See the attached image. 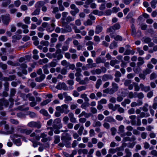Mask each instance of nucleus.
<instances>
[{"instance_id": "f257e3e1", "label": "nucleus", "mask_w": 157, "mask_h": 157, "mask_svg": "<svg viewBox=\"0 0 157 157\" xmlns=\"http://www.w3.org/2000/svg\"><path fill=\"white\" fill-rule=\"evenodd\" d=\"M62 142L58 144V146L61 147L65 146L66 147H71V143L70 141L72 140L71 136L68 133H63L61 136Z\"/></svg>"}, {"instance_id": "f03ea898", "label": "nucleus", "mask_w": 157, "mask_h": 157, "mask_svg": "<svg viewBox=\"0 0 157 157\" xmlns=\"http://www.w3.org/2000/svg\"><path fill=\"white\" fill-rule=\"evenodd\" d=\"M112 88H107L103 90V93L112 95L117 92L119 88L118 85L114 82H113L111 84Z\"/></svg>"}, {"instance_id": "7ed1b4c3", "label": "nucleus", "mask_w": 157, "mask_h": 157, "mask_svg": "<svg viewBox=\"0 0 157 157\" xmlns=\"http://www.w3.org/2000/svg\"><path fill=\"white\" fill-rule=\"evenodd\" d=\"M63 126L61 123V120L59 118H56L53 121L52 127H50L51 130H54V129H60Z\"/></svg>"}, {"instance_id": "20e7f679", "label": "nucleus", "mask_w": 157, "mask_h": 157, "mask_svg": "<svg viewBox=\"0 0 157 157\" xmlns=\"http://www.w3.org/2000/svg\"><path fill=\"white\" fill-rule=\"evenodd\" d=\"M56 111H59L62 113H64L67 114L69 112L68 109V106L66 104H63L61 106H58L56 108Z\"/></svg>"}, {"instance_id": "39448f33", "label": "nucleus", "mask_w": 157, "mask_h": 157, "mask_svg": "<svg viewBox=\"0 0 157 157\" xmlns=\"http://www.w3.org/2000/svg\"><path fill=\"white\" fill-rule=\"evenodd\" d=\"M44 28H46V30L48 32H52L55 28V24H49L47 22H43L41 25Z\"/></svg>"}, {"instance_id": "423d86ee", "label": "nucleus", "mask_w": 157, "mask_h": 157, "mask_svg": "<svg viewBox=\"0 0 157 157\" xmlns=\"http://www.w3.org/2000/svg\"><path fill=\"white\" fill-rule=\"evenodd\" d=\"M56 88L58 90H71L73 89L72 87H67L66 84L64 82H59L56 87Z\"/></svg>"}, {"instance_id": "0eeeda50", "label": "nucleus", "mask_w": 157, "mask_h": 157, "mask_svg": "<svg viewBox=\"0 0 157 157\" xmlns=\"http://www.w3.org/2000/svg\"><path fill=\"white\" fill-rule=\"evenodd\" d=\"M106 71V69L104 67H101V69L97 68L91 70L90 72L93 75H100L102 72L105 73Z\"/></svg>"}, {"instance_id": "6e6552de", "label": "nucleus", "mask_w": 157, "mask_h": 157, "mask_svg": "<svg viewBox=\"0 0 157 157\" xmlns=\"http://www.w3.org/2000/svg\"><path fill=\"white\" fill-rule=\"evenodd\" d=\"M27 126L31 128H36L39 129L41 128V125L39 121L37 122L32 121L29 122L27 124Z\"/></svg>"}, {"instance_id": "1a4fd4ad", "label": "nucleus", "mask_w": 157, "mask_h": 157, "mask_svg": "<svg viewBox=\"0 0 157 157\" xmlns=\"http://www.w3.org/2000/svg\"><path fill=\"white\" fill-rule=\"evenodd\" d=\"M150 116L149 113H145L144 112H141L139 116H138L137 117V125L140 126L141 125V123L140 118H143L144 117H148Z\"/></svg>"}, {"instance_id": "9d476101", "label": "nucleus", "mask_w": 157, "mask_h": 157, "mask_svg": "<svg viewBox=\"0 0 157 157\" xmlns=\"http://www.w3.org/2000/svg\"><path fill=\"white\" fill-rule=\"evenodd\" d=\"M70 8L71 9L74 10H71L70 12V14L73 17L75 16L76 14L79 11V9L76 7L74 4H71L70 5Z\"/></svg>"}, {"instance_id": "9b49d317", "label": "nucleus", "mask_w": 157, "mask_h": 157, "mask_svg": "<svg viewBox=\"0 0 157 157\" xmlns=\"http://www.w3.org/2000/svg\"><path fill=\"white\" fill-rule=\"evenodd\" d=\"M10 137L11 138L12 140L13 141V143L17 146H19L21 145V143L20 139H14L13 138H14L17 137V135H13L10 136Z\"/></svg>"}, {"instance_id": "f8f14e48", "label": "nucleus", "mask_w": 157, "mask_h": 157, "mask_svg": "<svg viewBox=\"0 0 157 157\" xmlns=\"http://www.w3.org/2000/svg\"><path fill=\"white\" fill-rule=\"evenodd\" d=\"M2 18L3 23L6 25H8L10 21V15L9 14L2 16Z\"/></svg>"}, {"instance_id": "ddd939ff", "label": "nucleus", "mask_w": 157, "mask_h": 157, "mask_svg": "<svg viewBox=\"0 0 157 157\" xmlns=\"http://www.w3.org/2000/svg\"><path fill=\"white\" fill-rule=\"evenodd\" d=\"M87 64L86 66L89 68H92L93 67H97V64L95 63H93V60L91 59H88L87 60Z\"/></svg>"}, {"instance_id": "4468645a", "label": "nucleus", "mask_w": 157, "mask_h": 157, "mask_svg": "<svg viewBox=\"0 0 157 157\" xmlns=\"http://www.w3.org/2000/svg\"><path fill=\"white\" fill-rule=\"evenodd\" d=\"M9 103L8 100L4 98L0 99V110L3 109V106L7 107L9 105Z\"/></svg>"}, {"instance_id": "2eb2a0df", "label": "nucleus", "mask_w": 157, "mask_h": 157, "mask_svg": "<svg viewBox=\"0 0 157 157\" xmlns=\"http://www.w3.org/2000/svg\"><path fill=\"white\" fill-rule=\"evenodd\" d=\"M94 0H86L85 2V3L87 5H90V7L93 9H94L96 8L97 4L94 2Z\"/></svg>"}, {"instance_id": "dca6fc26", "label": "nucleus", "mask_w": 157, "mask_h": 157, "mask_svg": "<svg viewBox=\"0 0 157 157\" xmlns=\"http://www.w3.org/2000/svg\"><path fill=\"white\" fill-rule=\"evenodd\" d=\"M61 51L60 49H57L54 53V58H56L57 59L59 60L63 58V55L61 54Z\"/></svg>"}, {"instance_id": "f3484780", "label": "nucleus", "mask_w": 157, "mask_h": 157, "mask_svg": "<svg viewBox=\"0 0 157 157\" xmlns=\"http://www.w3.org/2000/svg\"><path fill=\"white\" fill-rule=\"evenodd\" d=\"M40 137L42 138L41 140V141L42 142H46L50 140V137H47V135L45 134L44 133H41Z\"/></svg>"}, {"instance_id": "a211bd4d", "label": "nucleus", "mask_w": 157, "mask_h": 157, "mask_svg": "<svg viewBox=\"0 0 157 157\" xmlns=\"http://www.w3.org/2000/svg\"><path fill=\"white\" fill-rule=\"evenodd\" d=\"M140 86L141 90L145 92H147L150 91V87L149 86H145L142 83H141L140 84Z\"/></svg>"}, {"instance_id": "6ab92c4d", "label": "nucleus", "mask_w": 157, "mask_h": 157, "mask_svg": "<svg viewBox=\"0 0 157 157\" xmlns=\"http://www.w3.org/2000/svg\"><path fill=\"white\" fill-rule=\"evenodd\" d=\"M113 77L111 75L105 74L102 76V79L103 81H106L113 79Z\"/></svg>"}, {"instance_id": "aec40b11", "label": "nucleus", "mask_w": 157, "mask_h": 157, "mask_svg": "<svg viewBox=\"0 0 157 157\" xmlns=\"http://www.w3.org/2000/svg\"><path fill=\"white\" fill-rule=\"evenodd\" d=\"M68 14V13L66 12H63L62 13V17L61 19L62 23L63 25L66 24V18H67L66 17Z\"/></svg>"}, {"instance_id": "412c9836", "label": "nucleus", "mask_w": 157, "mask_h": 157, "mask_svg": "<svg viewBox=\"0 0 157 157\" xmlns=\"http://www.w3.org/2000/svg\"><path fill=\"white\" fill-rule=\"evenodd\" d=\"M5 128L6 130L7 134H12L14 131V128L13 127L10 128L8 124H6L5 125Z\"/></svg>"}, {"instance_id": "4be33fe9", "label": "nucleus", "mask_w": 157, "mask_h": 157, "mask_svg": "<svg viewBox=\"0 0 157 157\" xmlns=\"http://www.w3.org/2000/svg\"><path fill=\"white\" fill-rule=\"evenodd\" d=\"M104 121L109 123L116 122V120L112 117L108 116L106 117L104 120Z\"/></svg>"}, {"instance_id": "5701e85b", "label": "nucleus", "mask_w": 157, "mask_h": 157, "mask_svg": "<svg viewBox=\"0 0 157 157\" xmlns=\"http://www.w3.org/2000/svg\"><path fill=\"white\" fill-rule=\"evenodd\" d=\"M62 0H59L58 1L57 3L59 6V9L60 11H63L65 10L64 6L62 5Z\"/></svg>"}, {"instance_id": "b1692460", "label": "nucleus", "mask_w": 157, "mask_h": 157, "mask_svg": "<svg viewBox=\"0 0 157 157\" xmlns=\"http://www.w3.org/2000/svg\"><path fill=\"white\" fill-rule=\"evenodd\" d=\"M94 44V43L91 41H89L87 42L86 44V45L88 46L87 49L89 51L93 50V45Z\"/></svg>"}, {"instance_id": "393cba45", "label": "nucleus", "mask_w": 157, "mask_h": 157, "mask_svg": "<svg viewBox=\"0 0 157 157\" xmlns=\"http://www.w3.org/2000/svg\"><path fill=\"white\" fill-rule=\"evenodd\" d=\"M138 62L137 63V65L140 66L143 65L145 63L144 58L141 57H139L138 58Z\"/></svg>"}, {"instance_id": "a878e982", "label": "nucleus", "mask_w": 157, "mask_h": 157, "mask_svg": "<svg viewBox=\"0 0 157 157\" xmlns=\"http://www.w3.org/2000/svg\"><path fill=\"white\" fill-rule=\"evenodd\" d=\"M3 1L2 6L3 7H6L9 5L11 2V0H0V1Z\"/></svg>"}, {"instance_id": "bb28decb", "label": "nucleus", "mask_w": 157, "mask_h": 157, "mask_svg": "<svg viewBox=\"0 0 157 157\" xmlns=\"http://www.w3.org/2000/svg\"><path fill=\"white\" fill-rule=\"evenodd\" d=\"M102 29L103 28L100 25H97L95 29V34H99L102 31Z\"/></svg>"}, {"instance_id": "cd10ccee", "label": "nucleus", "mask_w": 157, "mask_h": 157, "mask_svg": "<svg viewBox=\"0 0 157 157\" xmlns=\"http://www.w3.org/2000/svg\"><path fill=\"white\" fill-rule=\"evenodd\" d=\"M45 3L43 1H40L37 2L35 5L36 8H40L41 6H43L44 5Z\"/></svg>"}, {"instance_id": "c85d7f7f", "label": "nucleus", "mask_w": 157, "mask_h": 157, "mask_svg": "<svg viewBox=\"0 0 157 157\" xmlns=\"http://www.w3.org/2000/svg\"><path fill=\"white\" fill-rule=\"evenodd\" d=\"M118 148H120V150L117 151V154L119 157L123 155V151L124 150V148L122 146L119 147Z\"/></svg>"}, {"instance_id": "c756f323", "label": "nucleus", "mask_w": 157, "mask_h": 157, "mask_svg": "<svg viewBox=\"0 0 157 157\" xmlns=\"http://www.w3.org/2000/svg\"><path fill=\"white\" fill-rule=\"evenodd\" d=\"M40 112L44 116L48 117V118L50 117V116L49 114L47 111L44 109H41L40 111Z\"/></svg>"}, {"instance_id": "7c9ffc66", "label": "nucleus", "mask_w": 157, "mask_h": 157, "mask_svg": "<svg viewBox=\"0 0 157 157\" xmlns=\"http://www.w3.org/2000/svg\"><path fill=\"white\" fill-rule=\"evenodd\" d=\"M110 36L111 38H114V39L116 41H121L122 40V38L120 36L117 35L116 36L114 37L113 34V33H111L110 34Z\"/></svg>"}, {"instance_id": "2f4dec72", "label": "nucleus", "mask_w": 157, "mask_h": 157, "mask_svg": "<svg viewBox=\"0 0 157 157\" xmlns=\"http://www.w3.org/2000/svg\"><path fill=\"white\" fill-rule=\"evenodd\" d=\"M78 152L79 155H80L82 153L85 155L88 153V151L86 149H80L78 150Z\"/></svg>"}, {"instance_id": "473e14b6", "label": "nucleus", "mask_w": 157, "mask_h": 157, "mask_svg": "<svg viewBox=\"0 0 157 157\" xmlns=\"http://www.w3.org/2000/svg\"><path fill=\"white\" fill-rule=\"evenodd\" d=\"M131 35L133 37L136 36V29L135 28L134 25L133 24H132L131 26Z\"/></svg>"}, {"instance_id": "72a5a7b5", "label": "nucleus", "mask_w": 157, "mask_h": 157, "mask_svg": "<svg viewBox=\"0 0 157 157\" xmlns=\"http://www.w3.org/2000/svg\"><path fill=\"white\" fill-rule=\"evenodd\" d=\"M96 15H98V16H101L103 14V12L102 11H99L97 10H93L91 13Z\"/></svg>"}, {"instance_id": "f704fd0d", "label": "nucleus", "mask_w": 157, "mask_h": 157, "mask_svg": "<svg viewBox=\"0 0 157 157\" xmlns=\"http://www.w3.org/2000/svg\"><path fill=\"white\" fill-rule=\"evenodd\" d=\"M135 53V51L132 50L127 49L125 51L124 54V55H129L131 54L132 55H133Z\"/></svg>"}, {"instance_id": "c9c22d12", "label": "nucleus", "mask_w": 157, "mask_h": 157, "mask_svg": "<svg viewBox=\"0 0 157 157\" xmlns=\"http://www.w3.org/2000/svg\"><path fill=\"white\" fill-rule=\"evenodd\" d=\"M102 81L101 79H98L96 83V84L95 85V88L98 89L99 88L100 86L102 84Z\"/></svg>"}, {"instance_id": "e433bc0d", "label": "nucleus", "mask_w": 157, "mask_h": 157, "mask_svg": "<svg viewBox=\"0 0 157 157\" xmlns=\"http://www.w3.org/2000/svg\"><path fill=\"white\" fill-rule=\"evenodd\" d=\"M101 123L99 121H95L92 124V126L94 127H100L101 126Z\"/></svg>"}, {"instance_id": "4c0bfd02", "label": "nucleus", "mask_w": 157, "mask_h": 157, "mask_svg": "<svg viewBox=\"0 0 157 157\" xmlns=\"http://www.w3.org/2000/svg\"><path fill=\"white\" fill-rule=\"evenodd\" d=\"M45 76L44 74H42L39 77H37L35 78V80L36 82H40L45 78Z\"/></svg>"}, {"instance_id": "58836bf2", "label": "nucleus", "mask_w": 157, "mask_h": 157, "mask_svg": "<svg viewBox=\"0 0 157 157\" xmlns=\"http://www.w3.org/2000/svg\"><path fill=\"white\" fill-rule=\"evenodd\" d=\"M21 132L22 133H25L27 135H29L32 132V130L31 129H22Z\"/></svg>"}, {"instance_id": "ea45409f", "label": "nucleus", "mask_w": 157, "mask_h": 157, "mask_svg": "<svg viewBox=\"0 0 157 157\" xmlns=\"http://www.w3.org/2000/svg\"><path fill=\"white\" fill-rule=\"evenodd\" d=\"M120 148L118 147L116 148H111L109 150V153L110 154H114L116 153L118 150H119Z\"/></svg>"}, {"instance_id": "a19ab883", "label": "nucleus", "mask_w": 157, "mask_h": 157, "mask_svg": "<svg viewBox=\"0 0 157 157\" xmlns=\"http://www.w3.org/2000/svg\"><path fill=\"white\" fill-rule=\"evenodd\" d=\"M79 135L78 133L76 132L73 133V136L74 139H77V140L78 141H80L81 140V139L80 137H79Z\"/></svg>"}, {"instance_id": "79ce46f5", "label": "nucleus", "mask_w": 157, "mask_h": 157, "mask_svg": "<svg viewBox=\"0 0 157 157\" xmlns=\"http://www.w3.org/2000/svg\"><path fill=\"white\" fill-rule=\"evenodd\" d=\"M80 97L83 99L85 102H88L89 101V99L87 97V94L85 93L81 94Z\"/></svg>"}, {"instance_id": "37998d69", "label": "nucleus", "mask_w": 157, "mask_h": 157, "mask_svg": "<svg viewBox=\"0 0 157 157\" xmlns=\"http://www.w3.org/2000/svg\"><path fill=\"white\" fill-rule=\"evenodd\" d=\"M142 40L146 43H149L151 42V40L150 37L144 36Z\"/></svg>"}, {"instance_id": "c03bdc74", "label": "nucleus", "mask_w": 157, "mask_h": 157, "mask_svg": "<svg viewBox=\"0 0 157 157\" xmlns=\"http://www.w3.org/2000/svg\"><path fill=\"white\" fill-rule=\"evenodd\" d=\"M90 104L88 102H85L83 103L81 105V108L86 109V108L90 106Z\"/></svg>"}, {"instance_id": "a18cd8bd", "label": "nucleus", "mask_w": 157, "mask_h": 157, "mask_svg": "<svg viewBox=\"0 0 157 157\" xmlns=\"http://www.w3.org/2000/svg\"><path fill=\"white\" fill-rule=\"evenodd\" d=\"M76 72L75 74V76L76 77H80L82 76L81 72L82 70L80 68H78L76 69Z\"/></svg>"}, {"instance_id": "49530a36", "label": "nucleus", "mask_w": 157, "mask_h": 157, "mask_svg": "<svg viewBox=\"0 0 157 157\" xmlns=\"http://www.w3.org/2000/svg\"><path fill=\"white\" fill-rule=\"evenodd\" d=\"M26 98H29V101H34L35 100V98L32 96V94H28L26 95Z\"/></svg>"}, {"instance_id": "de8ad7c7", "label": "nucleus", "mask_w": 157, "mask_h": 157, "mask_svg": "<svg viewBox=\"0 0 157 157\" xmlns=\"http://www.w3.org/2000/svg\"><path fill=\"white\" fill-rule=\"evenodd\" d=\"M75 18L71 16H68L66 18V24L74 21Z\"/></svg>"}, {"instance_id": "09e8293b", "label": "nucleus", "mask_w": 157, "mask_h": 157, "mask_svg": "<svg viewBox=\"0 0 157 157\" xmlns=\"http://www.w3.org/2000/svg\"><path fill=\"white\" fill-rule=\"evenodd\" d=\"M125 152L126 154L125 155L128 157H131L132 155V152L130 151L128 148H126L125 150Z\"/></svg>"}, {"instance_id": "8fccbe9b", "label": "nucleus", "mask_w": 157, "mask_h": 157, "mask_svg": "<svg viewBox=\"0 0 157 157\" xmlns=\"http://www.w3.org/2000/svg\"><path fill=\"white\" fill-rule=\"evenodd\" d=\"M48 62V59L45 58L42 59H40L39 61V63L40 65H42L43 63H47Z\"/></svg>"}, {"instance_id": "3c124183", "label": "nucleus", "mask_w": 157, "mask_h": 157, "mask_svg": "<svg viewBox=\"0 0 157 157\" xmlns=\"http://www.w3.org/2000/svg\"><path fill=\"white\" fill-rule=\"evenodd\" d=\"M36 9L31 13V15H36L39 14L40 11V8H36Z\"/></svg>"}, {"instance_id": "603ef678", "label": "nucleus", "mask_w": 157, "mask_h": 157, "mask_svg": "<svg viewBox=\"0 0 157 157\" xmlns=\"http://www.w3.org/2000/svg\"><path fill=\"white\" fill-rule=\"evenodd\" d=\"M117 47V43L115 41H113L109 46V48L111 49H113L114 48Z\"/></svg>"}, {"instance_id": "864d4df0", "label": "nucleus", "mask_w": 157, "mask_h": 157, "mask_svg": "<svg viewBox=\"0 0 157 157\" xmlns=\"http://www.w3.org/2000/svg\"><path fill=\"white\" fill-rule=\"evenodd\" d=\"M54 142L55 144L59 143L60 141V137L59 136H54Z\"/></svg>"}, {"instance_id": "5fc2aeb1", "label": "nucleus", "mask_w": 157, "mask_h": 157, "mask_svg": "<svg viewBox=\"0 0 157 157\" xmlns=\"http://www.w3.org/2000/svg\"><path fill=\"white\" fill-rule=\"evenodd\" d=\"M50 101L51 100L50 99H46L45 100L43 101L42 102H41L40 104V105L41 106H43L47 104L48 103L50 102Z\"/></svg>"}, {"instance_id": "6e6d98bb", "label": "nucleus", "mask_w": 157, "mask_h": 157, "mask_svg": "<svg viewBox=\"0 0 157 157\" xmlns=\"http://www.w3.org/2000/svg\"><path fill=\"white\" fill-rule=\"evenodd\" d=\"M16 91L14 88H11L10 90V96L11 97H13L16 94Z\"/></svg>"}, {"instance_id": "4d7b16f0", "label": "nucleus", "mask_w": 157, "mask_h": 157, "mask_svg": "<svg viewBox=\"0 0 157 157\" xmlns=\"http://www.w3.org/2000/svg\"><path fill=\"white\" fill-rule=\"evenodd\" d=\"M48 67L47 65H45L43 67L44 72L46 74H48L49 73V71L47 68Z\"/></svg>"}, {"instance_id": "13d9d810", "label": "nucleus", "mask_w": 157, "mask_h": 157, "mask_svg": "<svg viewBox=\"0 0 157 157\" xmlns=\"http://www.w3.org/2000/svg\"><path fill=\"white\" fill-rule=\"evenodd\" d=\"M147 75L144 72L140 73L139 75V77L140 79L144 80L146 78V76Z\"/></svg>"}, {"instance_id": "bf43d9fd", "label": "nucleus", "mask_w": 157, "mask_h": 157, "mask_svg": "<svg viewBox=\"0 0 157 157\" xmlns=\"http://www.w3.org/2000/svg\"><path fill=\"white\" fill-rule=\"evenodd\" d=\"M157 77V75L155 72L152 73L150 75V80H152Z\"/></svg>"}, {"instance_id": "052dcab7", "label": "nucleus", "mask_w": 157, "mask_h": 157, "mask_svg": "<svg viewBox=\"0 0 157 157\" xmlns=\"http://www.w3.org/2000/svg\"><path fill=\"white\" fill-rule=\"evenodd\" d=\"M86 89V87L85 86H82L78 87L77 88V90L78 92H80L83 90H85Z\"/></svg>"}, {"instance_id": "680f3d73", "label": "nucleus", "mask_w": 157, "mask_h": 157, "mask_svg": "<svg viewBox=\"0 0 157 157\" xmlns=\"http://www.w3.org/2000/svg\"><path fill=\"white\" fill-rule=\"evenodd\" d=\"M95 62L96 64H99L101 63H104V62L100 57H97L95 60Z\"/></svg>"}, {"instance_id": "e2e57ef3", "label": "nucleus", "mask_w": 157, "mask_h": 157, "mask_svg": "<svg viewBox=\"0 0 157 157\" xmlns=\"http://www.w3.org/2000/svg\"><path fill=\"white\" fill-rule=\"evenodd\" d=\"M92 23V21L89 19H88L86 22H84L83 24L85 26L91 25Z\"/></svg>"}, {"instance_id": "0e129e2a", "label": "nucleus", "mask_w": 157, "mask_h": 157, "mask_svg": "<svg viewBox=\"0 0 157 157\" xmlns=\"http://www.w3.org/2000/svg\"><path fill=\"white\" fill-rule=\"evenodd\" d=\"M17 116L21 118H25V115L21 112L17 113Z\"/></svg>"}, {"instance_id": "69168bd1", "label": "nucleus", "mask_w": 157, "mask_h": 157, "mask_svg": "<svg viewBox=\"0 0 157 157\" xmlns=\"http://www.w3.org/2000/svg\"><path fill=\"white\" fill-rule=\"evenodd\" d=\"M84 129V128L83 126H81L80 127L78 132V133L79 136L82 135Z\"/></svg>"}, {"instance_id": "338daca9", "label": "nucleus", "mask_w": 157, "mask_h": 157, "mask_svg": "<svg viewBox=\"0 0 157 157\" xmlns=\"http://www.w3.org/2000/svg\"><path fill=\"white\" fill-rule=\"evenodd\" d=\"M151 155L153 156L152 157H157V151L155 150H152L150 153Z\"/></svg>"}, {"instance_id": "774afa93", "label": "nucleus", "mask_w": 157, "mask_h": 157, "mask_svg": "<svg viewBox=\"0 0 157 157\" xmlns=\"http://www.w3.org/2000/svg\"><path fill=\"white\" fill-rule=\"evenodd\" d=\"M157 3V0H153L151 2V7L153 8H155L156 7V5Z\"/></svg>"}]
</instances>
